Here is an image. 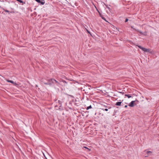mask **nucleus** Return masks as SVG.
Segmentation results:
<instances>
[{
    "instance_id": "obj_1",
    "label": "nucleus",
    "mask_w": 159,
    "mask_h": 159,
    "mask_svg": "<svg viewBox=\"0 0 159 159\" xmlns=\"http://www.w3.org/2000/svg\"><path fill=\"white\" fill-rule=\"evenodd\" d=\"M136 102H138L139 101L137 100H136L135 101H132L129 103V106L130 107H133L134 106V103Z\"/></svg>"
},
{
    "instance_id": "obj_2",
    "label": "nucleus",
    "mask_w": 159,
    "mask_h": 159,
    "mask_svg": "<svg viewBox=\"0 0 159 159\" xmlns=\"http://www.w3.org/2000/svg\"><path fill=\"white\" fill-rule=\"evenodd\" d=\"M144 51L145 52H148L150 53H152V51L151 50L146 48H145V50H144Z\"/></svg>"
},
{
    "instance_id": "obj_3",
    "label": "nucleus",
    "mask_w": 159,
    "mask_h": 159,
    "mask_svg": "<svg viewBox=\"0 0 159 159\" xmlns=\"http://www.w3.org/2000/svg\"><path fill=\"white\" fill-rule=\"evenodd\" d=\"M136 31H137L138 32H139L140 34H143L144 35H146L147 33L146 32L143 33L141 31L139 30H135Z\"/></svg>"
},
{
    "instance_id": "obj_4",
    "label": "nucleus",
    "mask_w": 159,
    "mask_h": 159,
    "mask_svg": "<svg viewBox=\"0 0 159 159\" xmlns=\"http://www.w3.org/2000/svg\"><path fill=\"white\" fill-rule=\"evenodd\" d=\"M49 81H52V83H54V82H55L57 83H58V82L57 81L55 80H54V79H50Z\"/></svg>"
},
{
    "instance_id": "obj_5",
    "label": "nucleus",
    "mask_w": 159,
    "mask_h": 159,
    "mask_svg": "<svg viewBox=\"0 0 159 159\" xmlns=\"http://www.w3.org/2000/svg\"><path fill=\"white\" fill-rule=\"evenodd\" d=\"M6 81L8 82H9V83H12L14 84H16V83H15L13 81H12V80H6Z\"/></svg>"
},
{
    "instance_id": "obj_6",
    "label": "nucleus",
    "mask_w": 159,
    "mask_h": 159,
    "mask_svg": "<svg viewBox=\"0 0 159 159\" xmlns=\"http://www.w3.org/2000/svg\"><path fill=\"white\" fill-rule=\"evenodd\" d=\"M104 107L105 108L104 109V110L106 111H108V109H110L111 108L110 107H107V106L105 105H104Z\"/></svg>"
},
{
    "instance_id": "obj_7",
    "label": "nucleus",
    "mask_w": 159,
    "mask_h": 159,
    "mask_svg": "<svg viewBox=\"0 0 159 159\" xmlns=\"http://www.w3.org/2000/svg\"><path fill=\"white\" fill-rule=\"evenodd\" d=\"M121 103L122 102H116V105L117 106H120Z\"/></svg>"
},
{
    "instance_id": "obj_8",
    "label": "nucleus",
    "mask_w": 159,
    "mask_h": 159,
    "mask_svg": "<svg viewBox=\"0 0 159 159\" xmlns=\"http://www.w3.org/2000/svg\"><path fill=\"white\" fill-rule=\"evenodd\" d=\"M44 84L46 85H48L50 86L52 85V83H45Z\"/></svg>"
},
{
    "instance_id": "obj_9",
    "label": "nucleus",
    "mask_w": 159,
    "mask_h": 159,
    "mask_svg": "<svg viewBox=\"0 0 159 159\" xmlns=\"http://www.w3.org/2000/svg\"><path fill=\"white\" fill-rule=\"evenodd\" d=\"M138 47L140 48V49H141L143 51H144V50H145V48L142 47L141 46H138Z\"/></svg>"
},
{
    "instance_id": "obj_10",
    "label": "nucleus",
    "mask_w": 159,
    "mask_h": 159,
    "mask_svg": "<svg viewBox=\"0 0 159 159\" xmlns=\"http://www.w3.org/2000/svg\"><path fill=\"white\" fill-rule=\"evenodd\" d=\"M100 17H102V18L103 20H104L105 21L107 22V21L106 20L105 18L104 17H103L102 16H101L100 14Z\"/></svg>"
},
{
    "instance_id": "obj_11",
    "label": "nucleus",
    "mask_w": 159,
    "mask_h": 159,
    "mask_svg": "<svg viewBox=\"0 0 159 159\" xmlns=\"http://www.w3.org/2000/svg\"><path fill=\"white\" fill-rule=\"evenodd\" d=\"M91 108H92V106L91 105H90L88 107H87L86 108V109L87 110H88L89 109Z\"/></svg>"
},
{
    "instance_id": "obj_12",
    "label": "nucleus",
    "mask_w": 159,
    "mask_h": 159,
    "mask_svg": "<svg viewBox=\"0 0 159 159\" xmlns=\"http://www.w3.org/2000/svg\"><path fill=\"white\" fill-rule=\"evenodd\" d=\"M125 96L127 97L128 98H130L131 97L128 94H125Z\"/></svg>"
},
{
    "instance_id": "obj_13",
    "label": "nucleus",
    "mask_w": 159,
    "mask_h": 159,
    "mask_svg": "<svg viewBox=\"0 0 159 159\" xmlns=\"http://www.w3.org/2000/svg\"><path fill=\"white\" fill-rule=\"evenodd\" d=\"M16 1L19 2L20 3H22L23 2V1L21 0H16Z\"/></svg>"
},
{
    "instance_id": "obj_14",
    "label": "nucleus",
    "mask_w": 159,
    "mask_h": 159,
    "mask_svg": "<svg viewBox=\"0 0 159 159\" xmlns=\"http://www.w3.org/2000/svg\"><path fill=\"white\" fill-rule=\"evenodd\" d=\"M146 153H147V154H148L149 153H151L152 152L149 151H147L146 152Z\"/></svg>"
},
{
    "instance_id": "obj_15",
    "label": "nucleus",
    "mask_w": 159,
    "mask_h": 159,
    "mask_svg": "<svg viewBox=\"0 0 159 159\" xmlns=\"http://www.w3.org/2000/svg\"><path fill=\"white\" fill-rule=\"evenodd\" d=\"M39 3H40L42 5H43L45 3V2H43V1H41V2Z\"/></svg>"
},
{
    "instance_id": "obj_16",
    "label": "nucleus",
    "mask_w": 159,
    "mask_h": 159,
    "mask_svg": "<svg viewBox=\"0 0 159 159\" xmlns=\"http://www.w3.org/2000/svg\"><path fill=\"white\" fill-rule=\"evenodd\" d=\"M50 79H49V80H48V83H52V85H53V84L54 83H52V81H50Z\"/></svg>"
},
{
    "instance_id": "obj_17",
    "label": "nucleus",
    "mask_w": 159,
    "mask_h": 159,
    "mask_svg": "<svg viewBox=\"0 0 159 159\" xmlns=\"http://www.w3.org/2000/svg\"><path fill=\"white\" fill-rule=\"evenodd\" d=\"M38 3H39L41 2L40 0H35Z\"/></svg>"
},
{
    "instance_id": "obj_18",
    "label": "nucleus",
    "mask_w": 159,
    "mask_h": 159,
    "mask_svg": "<svg viewBox=\"0 0 159 159\" xmlns=\"http://www.w3.org/2000/svg\"><path fill=\"white\" fill-rule=\"evenodd\" d=\"M4 11L7 12H9V11L7 10H4Z\"/></svg>"
},
{
    "instance_id": "obj_19",
    "label": "nucleus",
    "mask_w": 159,
    "mask_h": 159,
    "mask_svg": "<svg viewBox=\"0 0 159 159\" xmlns=\"http://www.w3.org/2000/svg\"><path fill=\"white\" fill-rule=\"evenodd\" d=\"M100 109L103 110H104V108H102V107H101L100 106Z\"/></svg>"
},
{
    "instance_id": "obj_20",
    "label": "nucleus",
    "mask_w": 159,
    "mask_h": 159,
    "mask_svg": "<svg viewBox=\"0 0 159 159\" xmlns=\"http://www.w3.org/2000/svg\"><path fill=\"white\" fill-rule=\"evenodd\" d=\"M128 19L127 18H126V19H125V22H127L128 21Z\"/></svg>"
},
{
    "instance_id": "obj_21",
    "label": "nucleus",
    "mask_w": 159,
    "mask_h": 159,
    "mask_svg": "<svg viewBox=\"0 0 159 159\" xmlns=\"http://www.w3.org/2000/svg\"><path fill=\"white\" fill-rule=\"evenodd\" d=\"M84 148H86V149H89V148H87V147H86V146H84Z\"/></svg>"
},
{
    "instance_id": "obj_22",
    "label": "nucleus",
    "mask_w": 159,
    "mask_h": 159,
    "mask_svg": "<svg viewBox=\"0 0 159 159\" xmlns=\"http://www.w3.org/2000/svg\"><path fill=\"white\" fill-rule=\"evenodd\" d=\"M58 102L60 104H61V101H60V100H58Z\"/></svg>"
},
{
    "instance_id": "obj_23",
    "label": "nucleus",
    "mask_w": 159,
    "mask_h": 159,
    "mask_svg": "<svg viewBox=\"0 0 159 159\" xmlns=\"http://www.w3.org/2000/svg\"><path fill=\"white\" fill-rule=\"evenodd\" d=\"M87 30V32H88V33H89L90 34V32L88 30Z\"/></svg>"
},
{
    "instance_id": "obj_24",
    "label": "nucleus",
    "mask_w": 159,
    "mask_h": 159,
    "mask_svg": "<svg viewBox=\"0 0 159 159\" xmlns=\"http://www.w3.org/2000/svg\"><path fill=\"white\" fill-rule=\"evenodd\" d=\"M96 10H97L98 11V12L99 13V11L97 8L96 7Z\"/></svg>"
},
{
    "instance_id": "obj_25",
    "label": "nucleus",
    "mask_w": 159,
    "mask_h": 159,
    "mask_svg": "<svg viewBox=\"0 0 159 159\" xmlns=\"http://www.w3.org/2000/svg\"><path fill=\"white\" fill-rule=\"evenodd\" d=\"M127 107V105H125V108H126V107Z\"/></svg>"
},
{
    "instance_id": "obj_26",
    "label": "nucleus",
    "mask_w": 159,
    "mask_h": 159,
    "mask_svg": "<svg viewBox=\"0 0 159 159\" xmlns=\"http://www.w3.org/2000/svg\"><path fill=\"white\" fill-rule=\"evenodd\" d=\"M131 28H133L134 29V30H136V29H135L134 28H133V26H131Z\"/></svg>"
},
{
    "instance_id": "obj_27",
    "label": "nucleus",
    "mask_w": 159,
    "mask_h": 159,
    "mask_svg": "<svg viewBox=\"0 0 159 159\" xmlns=\"http://www.w3.org/2000/svg\"><path fill=\"white\" fill-rule=\"evenodd\" d=\"M100 105H102V104H100Z\"/></svg>"
}]
</instances>
